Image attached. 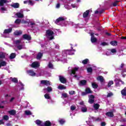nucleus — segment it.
<instances>
[{"label":"nucleus","mask_w":126,"mask_h":126,"mask_svg":"<svg viewBox=\"0 0 126 126\" xmlns=\"http://www.w3.org/2000/svg\"><path fill=\"white\" fill-rule=\"evenodd\" d=\"M101 126H106V123H105V122H102V123H101Z\"/></svg>","instance_id":"338daca9"},{"label":"nucleus","mask_w":126,"mask_h":126,"mask_svg":"<svg viewBox=\"0 0 126 126\" xmlns=\"http://www.w3.org/2000/svg\"><path fill=\"white\" fill-rule=\"evenodd\" d=\"M28 74L30 75L31 76H36V73L34 72V71L32 70H29L27 71Z\"/></svg>","instance_id":"423d86ee"},{"label":"nucleus","mask_w":126,"mask_h":126,"mask_svg":"<svg viewBox=\"0 0 126 126\" xmlns=\"http://www.w3.org/2000/svg\"><path fill=\"white\" fill-rule=\"evenodd\" d=\"M71 6L73 8H75V7H77V6L75 4H72Z\"/></svg>","instance_id":"0e129e2a"},{"label":"nucleus","mask_w":126,"mask_h":126,"mask_svg":"<svg viewBox=\"0 0 126 126\" xmlns=\"http://www.w3.org/2000/svg\"><path fill=\"white\" fill-rule=\"evenodd\" d=\"M59 123L61 125H63V124H64V120L61 119L59 120Z\"/></svg>","instance_id":"603ef678"},{"label":"nucleus","mask_w":126,"mask_h":126,"mask_svg":"<svg viewBox=\"0 0 126 126\" xmlns=\"http://www.w3.org/2000/svg\"><path fill=\"white\" fill-rule=\"evenodd\" d=\"M53 64H52V63H49L48 64V67H49V68H53Z\"/></svg>","instance_id":"8fccbe9b"},{"label":"nucleus","mask_w":126,"mask_h":126,"mask_svg":"<svg viewBox=\"0 0 126 126\" xmlns=\"http://www.w3.org/2000/svg\"><path fill=\"white\" fill-rule=\"evenodd\" d=\"M59 79L62 83L64 84L66 82V79L63 76H60Z\"/></svg>","instance_id":"1a4fd4ad"},{"label":"nucleus","mask_w":126,"mask_h":126,"mask_svg":"<svg viewBox=\"0 0 126 126\" xmlns=\"http://www.w3.org/2000/svg\"><path fill=\"white\" fill-rule=\"evenodd\" d=\"M101 46H108V43L102 42L101 43Z\"/></svg>","instance_id":"bf43d9fd"},{"label":"nucleus","mask_w":126,"mask_h":126,"mask_svg":"<svg viewBox=\"0 0 126 126\" xmlns=\"http://www.w3.org/2000/svg\"><path fill=\"white\" fill-rule=\"evenodd\" d=\"M1 11L2 13L4 12V11H6V9L4 7H1Z\"/></svg>","instance_id":"864d4df0"},{"label":"nucleus","mask_w":126,"mask_h":126,"mask_svg":"<svg viewBox=\"0 0 126 126\" xmlns=\"http://www.w3.org/2000/svg\"><path fill=\"white\" fill-rule=\"evenodd\" d=\"M8 119H9V117L7 115H4L3 116V120L4 121H8Z\"/></svg>","instance_id":"f704fd0d"},{"label":"nucleus","mask_w":126,"mask_h":126,"mask_svg":"<svg viewBox=\"0 0 126 126\" xmlns=\"http://www.w3.org/2000/svg\"><path fill=\"white\" fill-rule=\"evenodd\" d=\"M44 93H46V91L47 92H52L53 91V88L51 87H48L46 89H43Z\"/></svg>","instance_id":"9b49d317"},{"label":"nucleus","mask_w":126,"mask_h":126,"mask_svg":"<svg viewBox=\"0 0 126 126\" xmlns=\"http://www.w3.org/2000/svg\"><path fill=\"white\" fill-rule=\"evenodd\" d=\"M11 31H12V29H6L4 31L3 33L4 34H9V33H10V32H11Z\"/></svg>","instance_id":"f3484780"},{"label":"nucleus","mask_w":126,"mask_h":126,"mask_svg":"<svg viewBox=\"0 0 126 126\" xmlns=\"http://www.w3.org/2000/svg\"><path fill=\"white\" fill-rule=\"evenodd\" d=\"M111 55H112V53L111 52V51L110 50H108L106 52V56H111Z\"/></svg>","instance_id":"3c124183"},{"label":"nucleus","mask_w":126,"mask_h":126,"mask_svg":"<svg viewBox=\"0 0 126 126\" xmlns=\"http://www.w3.org/2000/svg\"><path fill=\"white\" fill-rule=\"evenodd\" d=\"M88 61H89L88 59L84 60V61H83L82 63H83V64H86V63H88Z\"/></svg>","instance_id":"c03bdc74"},{"label":"nucleus","mask_w":126,"mask_h":126,"mask_svg":"<svg viewBox=\"0 0 126 126\" xmlns=\"http://www.w3.org/2000/svg\"><path fill=\"white\" fill-rule=\"evenodd\" d=\"M4 57H5V55H4V53L2 52L0 53V59H3L4 58Z\"/></svg>","instance_id":"79ce46f5"},{"label":"nucleus","mask_w":126,"mask_h":126,"mask_svg":"<svg viewBox=\"0 0 126 126\" xmlns=\"http://www.w3.org/2000/svg\"><path fill=\"white\" fill-rule=\"evenodd\" d=\"M41 84H44V85H51V82L47 80H42L41 81Z\"/></svg>","instance_id":"9d476101"},{"label":"nucleus","mask_w":126,"mask_h":126,"mask_svg":"<svg viewBox=\"0 0 126 126\" xmlns=\"http://www.w3.org/2000/svg\"><path fill=\"white\" fill-rule=\"evenodd\" d=\"M106 116L108 117H110V118H113L114 117V114H113V112H108L106 113Z\"/></svg>","instance_id":"4be33fe9"},{"label":"nucleus","mask_w":126,"mask_h":126,"mask_svg":"<svg viewBox=\"0 0 126 126\" xmlns=\"http://www.w3.org/2000/svg\"><path fill=\"white\" fill-rule=\"evenodd\" d=\"M67 97V94L66 93L62 94V98H66Z\"/></svg>","instance_id":"37998d69"},{"label":"nucleus","mask_w":126,"mask_h":126,"mask_svg":"<svg viewBox=\"0 0 126 126\" xmlns=\"http://www.w3.org/2000/svg\"><path fill=\"white\" fill-rule=\"evenodd\" d=\"M119 84H124V82L122 81H119L118 83L116 82V85L119 86Z\"/></svg>","instance_id":"de8ad7c7"},{"label":"nucleus","mask_w":126,"mask_h":126,"mask_svg":"<svg viewBox=\"0 0 126 126\" xmlns=\"http://www.w3.org/2000/svg\"><path fill=\"white\" fill-rule=\"evenodd\" d=\"M51 122L49 121H47L44 123L45 126H51Z\"/></svg>","instance_id":"bb28decb"},{"label":"nucleus","mask_w":126,"mask_h":126,"mask_svg":"<svg viewBox=\"0 0 126 126\" xmlns=\"http://www.w3.org/2000/svg\"><path fill=\"white\" fill-rule=\"evenodd\" d=\"M69 94L70 95H73V94H74V91H71L69 92Z\"/></svg>","instance_id":"680f3d73"},{"label":"nucleus","mask_w":126,"mask_h":126,"mask_svg":"<svg viewBox=\"0 0 126 126\" xmlns=\"http://www.w3.org/2000/svg\"><path fill=\"white\" fill-rule=\"evenodd\" d=\"M45 36L48 40H53L54 39V32L51 30L46 31Z\"/></svg>","instance_id":"f257e3e1"},{"label":"nucleus","mask_w":126,"mask_h":126,"mask_svg":"<svg viewBox=\"0 0 126 126\" xmlns=\"http://www.w3.org/2000/svg\"><path fill=\"white\" fill-rule=\"evenodd\" d=\"M90 11L89 10H87L86 12H85L83 14V17L84 18H86L87 16H88V14H89V12Z\"/></svg>","instance_id":"6ab92c4d"},{"label":"nucleus","mask_w":126,"mask_h":126,"mask_svg":"<svg viewBox=\"0 0 126 126\" xmlns=\"http://www.w3.org/2000/svg\"><path fill=\"white\" fill-rule=\"evenodd\" d=\"M8 113L10 115L12 116H14L16 114V111L15 110H10L8 111Z\"/></svg>","instance_id":"b1692460"},{"label":"nucleus","mask_w":126,"mask_h":126,"mask_svg":"<svg viewBox=\"0 0 126 126\" xmlns=\"http://www.w3.org/2000/svg\"><path fill=\"white\" fill-rule=\"evenodd\" d=\"M111 96H113V93H109L107 94V97H111Z\"/></svg>","instance_id":"e2e57ef3"},{"label":"nucleus","mask_w":126,"mask_h":126,"mask_svg":"<svg viewBox=\"0 0 126 126\" xmlns=\"http://www.w3.org/2000/svg\"><path fill=\"white\" fill-rule=\"evenodd\" d=\"M113 84H114V81H110L108 83V85L107 86L108 87H111V85H113Z\"/></svg>","instance_id":"a19ab883"},{"label":"nucleus","mask_w":126,"mask_h":126,"mask_svg":"<svg viewBox=\"0 0 126 126\" xmlns=\"http://www.w3.org/2000/svg\"><path fill=\"white\" fill-rule=\"evenodd\" d=\"M28 4L30 5H33L34 4V2L32 0H28Z\"/></svg>","instance_id":"a18cd8bd"},{"label":"nucleus","mask_w":126,"mask_h":126,"mask_svg":"<svg viewBox=\"0 0 126 126\" xmlns=\"http://www.w3.org/2000/svg\"><path fill=\"white\" fill-rule=\"evenodd\" d=\"M58 88L60 90H63V89H66V87L63 85H61L58 86Z\"/></svg>","instance_id":"393cba45"},{"label":"nucleus","mask_w":126,"mask_h":126,"mask_svg":"<svg viewBox=\"0 0 126 126\" xmlns=\"http://www.w3.org/2000/svg\"><path fill=\"white\" fill-rule=\"evenodd\" d=\"M20 22H21V20L19 19H17V20H16L15 23H16L17 24H19V23H20Z\"/></svg>","instance_id":"49530a36"},{"label":"nucleus","mask_w":126,"mask_h":126,"mask_svg":"<svg viewBox=\"0 0 126 126\" xmlns=\"http://www.w3.org/2000/svg\"><path fill=\"white\" fill-rule=\"evenodd\" d=\"M10 79L11 81H12V82H14V83H17V82H18V81L16 78H10Z\"/></svg>","instance_id":"c85d7f7f"},{"label":"nucleus","mask_w":126,"mask_h":126,"mask_svg":"<svg viewBox=\"0 0 126 126\" xmlns=\"http://www.w3.org/2000/svg\"><path fill=\"white\" fill-rule=\"evenodd\" d=\"M97 80L100 81V82H104V77L102 76H99L97 78Z\"/></svg>","instance_id":"412c9836"},{"label":"nucleus","mask_w":126,"mask_h":126,"mask_svg":"<svg viewBox=\"0 0 126 126\" xmlns=\"http://www.w3.org/2000/svg\"><path fill=\"white\" fill-rule=\"evenodd\" d=\"M81 111L83 113H85V112H87V108H86V106H83L81 108Z\"/></svg>","instance_id":"cd10ccee"},{"label":"nucleus","mask_w":126,"mask_h":126,"mask_svg":"<svg viewBox=\"0 0 126 126\" xmlns=\"http://www.w3.org/2000/svg\"><path fill=\"white\" fill-rule=\"evenodd\" d=\"M71 111H74L75 110V106L74 105H72L70 107Z\"/></svg>","instance_id":"6e6d98bb"},{"label":"nucleus","mask_w":126,"mask_h":126,"mask_svg":"<svg viewBox=\"0 0 126 126\" xmlns=\"http://www.w3.org/2000/svg\"><path fill=\"white\" fill-rule=\"evenodd\" d=\"M20 84L21 87H22L20 90H23L24 89V85H23V84L22 83H20Z\"/></svg>","instance_id":"4d7b16f0"},{"label":"nucleus","mask_w":126,"mask_h":126,"mask_svg":"<svg viewBox=\"0 0 126 126\" xmlns=\"http://www.w3.org/2000/svg\"><path fill=\"white\" fill-rule=\"evenodd\" d=\"M17 48L19 50H21L22 49H23V47H22V46L21 45L18 46Z\"/></svg>","instance_id":"69168bd1"},{"label":"nucleus","mask_w":126,"mask_h":126,"mask_svg":"<svg viewBox=\"0 0 126 126\" xmlns=\"http://www.w3.org/2000/svg\"><path fill=\"white\" fill-rule=\"evenodd\" d=\"M31 66L33 68L39 67V66H40V63L37 62H34L32 63Z\"/></svg>","instance_id":"39448f33"},{"label":"nucleus","mask_w":126,"mask_h":126,"mask_svg":"<svg viewBox=\"0 0 126 126\" xmlns=\"http://www.w3.org/2000/svg\"><path fill=\"white\" fill-rule=\"evenodd\" d=\"M60 6L61 5L60 4V3H57L56 5V8H60Z\"/></svg>","instance_id":"774afa93"},{"label":"nucleus","mask_w":126,"mask_h":126,"mask_svg":"<svg viewBox=\"0 0 126 126\" xmlns=\"http://www.w3.org/2000/svg\"><path fill=\"white\" fill-rule=\"evenodd\" d=\"M121 68H126V66L125 64L122 63L121 65Z\"/></svg>","instance_id":"13d9d810"},{"label":"nucleus","mask_w":126,"mask_h":126,"mask_svg":"<svg viewBox=\"0 0 126 126\" xmlns=\"http://www.w3.org/2000/svg\"><path fill=\"white\" fill-rule=\"evenodd\" d=\"M16 15L17 16L18 18H22L24 17L23 15V12H18L16 14Z\"/></svg>","instance_id":"f8f14e48"},{"label":"nucleus","mask_w":126,"mask_h":126,"mask_svg":"<svg viewBox=\"0 0 126 126\" xmlns=\"http://www.w3.org/2000/svg\"><path fill=\"white\" fill-rule=\"evenodd\" d=\"M22 23H23V24H26V23L28 24V25L29 26H34L35 25V23L32 22L31 20H27V21H22L21 22Z\"/></svg>","instance_id":"f03ea898"},{"label":"nucleus","mask_w":126,"mask_h":126,"mask_svg":"<svg viewBox=\"0 0 126 126\" xmlns=\"http://www.w3.org/2000/svg\"><path fill=\"white\" fill-rule=\"evenodd\" d=\"M25 113L27 115V116H29L30 115H32V113H31V111H29V110H26L25 112Z\"/></svg>","instance_id":"ea45409f"},{"label":"nucleus","mask_w":126,"mask_h":126,"mask_svg":"<svg viewBox=\"0 0 126 126\" xmlns=\"http://www.w3.org/2000/svg\"><path fill=\"white\" fill-rule=\"evenodd\" d=\"M79 68L78 67H75L73 68L71 71V74H75L77 71H78Z\"/></svg>","instance_id":"4468645a"},{"label":"nucleus","mask_w":126,"mask_h":126,"mask_svg":"<svg viewBox=\"0 0 126 126\" xmlns=\"http://www.w3.org/2000/svg\"><path fill=\"white\" fill-rule=\"evenodd\" d=\"M43 57V53H39L36 57L37 60H40Z\"/></svg>","instance_id":"a878e982"},{"label":"nucleus","mask_w":126,"mask_h":126,"mask_svg":"<svg viewBox=\"0 0 126 126\" xmlns=\"http://www.w3.org/2000/svg\"><path fill=\"white\" fill-rule=\"evenodd\" d=\"M99 107H100V105L98 104H94V107L95 110H98V109H99Z\"/></svg>","instance_id":"c9c22d12"},{"label":"nucleus","mask_w":126,"mask_h":126,"mask_svg":"<svg viewBox=\"0 0 126 126\" xmlns=\"http://www.w3.org/2000/svg\"><path fill=\"white\" fill-rule=\"evenodd\" d=\"M88 72H92V68L89 67L87 69Z\"/></svg>","instance_id":"5fc2aeb1"},{"label":"nucleus","mask_w":126,"mask_h":126,"mask_svg":"<svg viewBox=\"0 0 126 126\" xmlns=\"http://www.w3.org/2000/svg\"><path fill=\"white\" fill-rule=\"evenodd\" d=\"M14 35H16V36H18L19 35H21L22 34V31H16L14 33Z\"/></svg>","instance_id":"a211bd4d"},{"label":"nucleus","mask_w":126,"mask_h":126,"mask_svg":"<svg viewBox=\"0 0 126 126\" xmlns=\"http://www.w3.org/2000/svg\"><path fill=\"white\" fill-rule=\"evenodd\" d=\"M44 97L45 99H51V96H50V94H46L44 95Z\"/></svg>","instance_id":"e433bc0d"},{"label":"nucleus","mask_w":126,"mask_h":126,"mask_svg":"<svg viewBox=\"0 0 126 126\" xmlns=\"http://www.w3.org/2000/svg\"><path fill=\"white\" fill-rule=\"evenodd\" d=\"M23 39H25L26 40H28L29 41V40H31V36L30 35H29L28 34H24L23 35Z\"/></svg>","instance_id":"ddd939ff"},{"label":"nucleus","mask_w":126,"mask_h":126,"mask_svg":"<svg viewBox=\"0 0 126 126\" xmlns=\"http://www.w3.org/2000/svg\"><path fill=\"white\" fill-rule=\"evenodd\" d=\"M0 64L1 65V66H5V65H6V62L5 61H2L0 62Z\"/></svg>","instance_id":"58836bf2"},{"label":"nucleus","mask_w":126,"mask_h":126,"mask_svg":"<svg viewBox=\"0 0 126 126\" xmlns=\"http://www.w3.org/2000/svg\"><path fill=\"white\" fill-rule=\"evenodd\" d=\"M7 1V0H0V6H3V4Z\"/></svg>","instance_id":"5701e85b"},{"label":"nucleus","mask_w":126,"mask_h":126,"mask_svg":"<svg viewBox=\"0 0 126 126\" xmlns=\"http://www.w3.org/2000/svg\"><path fill=\"white\" fill-rule=\"evenodd\" d=\"M74 50H65L63 52V54H64L65 57H66L67 55H74Z\"/></svg>","instance_id":"7ed1b4c3"},{"label":"nucleus","mask_w":126,"mask_h":126,"mask_svg":"<svg viewBox=\"0 0 126 126\" xmlns=\"http://www.w3.org/2000/svg\"><path fill=\"white\" fill-rule=\"evenodd\" d=\"M92 87L93 88H97L98 87V85L95 83H93Z\"/></svg>","instance_id":"09e8293b"},{"label":"nucleus","mask_w":126,"mask_h":126,"mask_svg":"<svg viewBox=\"0 0 126 126\" xmlns=\"http://www.w3.org/2000/svg\"><path fill=\"white\" fill-rule=\"evenodd\" d=\"M110 52L112 55H114V54H116L117 53V50L116 49H112L110 50Z\"/></svg>","instance_id":"473e14b6"},{"label":"nucleus","mask_w":126,"mask_h":126,"mask_svg":"<svg viewBox=\"0 0 126 126\" xmlns=\"http://www.w3.org/2000/svg\"><path fill=\"white\" fill-rule=\"evenodd\" d=\"M11 6L12 7H14V8H18V7H19V3H12L11 4Z\"/></svg>","instance_id":"2eb2a0df"},{"label":"nucleus","mask_w":126,"mask_h":126,"mask_svg":"<svg viewBox=\"0 0 126 126\" xmlns=\"http://www.w3.org/2000/svg\"><path fill=\"white\" fill-rule=\"evenodd\" d=\"M121 94L123 96H126V89H124L121 91Z\"/></svg>","instance_id":"c756f323"},{"label":"nucleus","mask_w":126,"mask_h":126,"mask_svg":"<svg viewBox=\"0 0 126 126\" xmlns=\"http://www.w3.org/2000/svg\"><path fill=\"white\" fill-rule=\"evenodd\" d=\"M91 42L92 43H95V42H97V38L96 37H94V33H92L91 34Z\"/></svg>","instance_id":"6e6552de"},{"label":"nucleus","mask_w":126,"mask_h":126,"mask_svg":"<svg viewBox=\"0 0 126 126\" xmlns=\"http://www.w3.org/2000/svg\"><path fill=\"white\" fill-rule=\"evenodd\" d=\"M35 124H36V125H42V124H43V122L39 120L35 121Z\"/></svg>","instance_id":"7c9ffc66"},{"label":"nucleus","mask_w":126,"mask_h":126,"mask_svg":"<svg viewBox=\"0 0 126 126\" xmlns=\"http://www.w3.org/2000/svg\"><path fill=\"white\" fill-rule=\"evenodd\" d=\"M15 57H16V55H15V53H12L10 56V59H11V60H12L13 59H14Z\"/></svg>","instance_id":"2f4dec72"},{"label":"nucleus","mask_w":126,"mask_h":126,"mask_svg":"<svg viewBox=\"0 0 126 126\" xmlns=\"http://www.w3.org/2000/svg\"><path fill=\"white\" fill-rule=\"evenodd\" d=\"M22 40H23V39L21 38L20 40L15 41L14 43L15 45H19V44H21V42H22Z\"/></svg>","instance_id":"aec40b11"},{"label":"nucleus","mask_w":126,"mask_h":126,"mask_svg":"<svg viewBox=\"0 0 126 126\" xmlns=\"http://www.w3.org/2000/svg\"><path fill=\"white\" fill-rule=\"evenodd\" d=\"M86 80H83L80 81L79 85L80 86H83V85H86Z\"/></svg>","instance_id":"dca6fc26"},{"label":"nucleus","mask_w":126,"mask_h":126,"mask_svg":"<svg viewBox=\"0 0 126 126\" xmlns=\"http://www.w3.org/2000/svg\"><path fill=\"white\" fill-rule=\"evenodd\" d=\"M89 103L90 104H93V103H94V95H91L89 96Z\"/></svg>","instance_id":"0eeeda50"},{"label":"nucleus","mask_w":126,"mask_h":126,"mask_svg":"<svg viewBox=\"0 0 126 126\" xmlns=\"http://www.w3.org/2000/svg\"><path fill=\"white\" fill-rule=\"evenodd\" d=\"M0 125H4V120L3 119L0 120Z\"/></svg>","instance_id":"052dcab7"},{"label":"nucleus","mask_w":126,"mask_h":126,"mask_svg":"<svg viewBox=\"0 0 126 126\" xmlns=\"http://www.w3.org/2000/svg\"><path fill=\"white\" fill-rule=\"evenodd\" d=\"M86 92L88 94H89V93H92V91H91V90H90V88H89L86 89Z\"/></svg>","instance_id":"72a5a7b5"},{"label":"nucleus","mask_w":126,"mask_h":126,"mask_svg":"<svg viewBox=\"0 0 126 126\" xmlns=\"http://www.w3.org/2000/svg\"><path fill=\"white\" fill-rule=\"evenodd\" d=\"M110 44L112 45V46H117L118 45L117 41H111Z\"/></svg>","instance_id":"4c0bfd02"},{"label":"nucleus","mask_w":126,"mask_h":126,"mask_svg":"<svg viewBox=\"0 0 126 126\" xmlns=\"http://www.w3.org/2000/svg\"><path fill=\"white\" fill-rule=\"evenodd\" d=\"M65 19H66V18H64V17H59L58 19H57L56 21H55V23L56 24H60V23H61V22H62V21H64V20H65Z\"/></svg>","instance_id":"20e7f679"}]
</instances>
